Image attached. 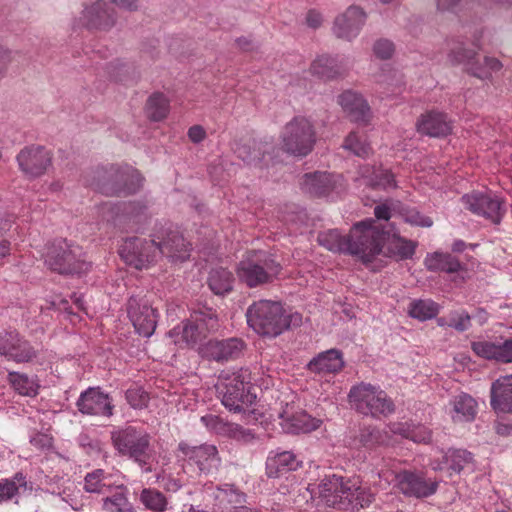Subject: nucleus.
I'll list each match as a JSON object with an SVG mask.
<instances>
[{
    "instance_id": "1",
    "label": "nucleus",
    "mask_w": 512,
    "mask_h": 512,
    "mask_svg": "<svg viewBox=\"0 0 512 512\" xmlns=\"http://www.w3.org/2000/svg\"><path fill=\"white\" fill-rule=\"evenodd\" d=\"M384 233L375 225V220L367 219L354 224L348 235L337 229L319 233L318 242L332 252L347 253L368 265L381 252Z\"/></svg>"
},
{
    "instance_id": "2",
    "label": "nucleus",
    "mask_w": 512,
    "mask_h": 512,
    "mask_svg": "<svg viewBox=\"0 0 512 512\" xmlns=\"http://www.w3.org/2000/svg\"><path fill=\"white\" fill-rule=\"evenodd\" d=\"M248 325L258 334L276 337L290 327H297L302 322V315L288 312L280 302L259 300L252 303L246 312Z\"/></svg>"
},
{
    "instance_id": "3",
    "label": "nucleus",
    "mask_w": 512,
    "mask_h": 512,
    "mask_svg": "<svg viewBox=\"0 0 512 512\" xmlns=\"http://www.w3.org/2000/svg\"><path fill=\"white\" fill-rule=\"evenodd\" d=\"M349 403L358 413L373 418L388 417L395 412V403L379 386L362 382L351 387Z\"/></svg>"
},
{
    "instance_id": "4",
    "label": "nucleus",
    "mask_w": 512,
    "mask_h": 512,
    "mask_svg": "<svg viewBox=\"0 0 512 512\" xmlns=\"http://www.w3.org/2000/svg\"><path fill=\"white\" fill-rule=\"evenodd\" d=\"M222 404L235 413L245 411L251 406L256 394L252 391L251 374L247 369H240L226 377L218 387Z\"/></svg>"
},
{
    "instance_id": "5",
    "label": "nucleus",
    "mask_w": 512,
    "mask_h": 512,
    "mask_svg": "<svg viewBox=\"0 0 512 512\" xmlns=\"http://www.w3.org/2000/svg\"><path fill=\"white\" fill-rule=\"evenodd\" d=\"M280 138L282 150L296 157L310 154L317 140L313 123L304 116H295L287 122Z\"/></svg>"
},
{
    "instance_id": "6",
    "label": "nucleus",
    "mask_w": 512,
    "mask_h": 512,
    "mask_svg": "<svg viewBox=\"0 0 512 512\" xmlns=\"http://www.w3.org/2000/svg\"><path fill=\"white\" fill-rule=\"evenodd\" d=\"M219 327L218 318L212 309L194 311L183 327L174 328L169 336L174 338L175 344L183 347H194L207 338L209 333Z\"/></svg>"
},
{
    "instance_id": "7",
    "label": "nucleus",
    "mask_w": 512,
    "mask_h": 512,
    "mask_svg": "<svg viewBox=\"0 0 512 512\" xmlns=\"http://www.w3.org/2000/svg\"><path fill=\"white\" fill-rule=\"evenodd\" d=\"M280 271L281 265L262 252L241 260L236 269L239 280L250 288L272 282Z\"/></svg>"
},
{
    "instance_id": "8",
    "label": "nucleus",
    "mask_w": 512,
    "mask_h": 512,
    "mask_svg": "<svg viewBox=\"0 0 512 512\" xmlns=\"http://www.w3.org/2000/svg\"><path fill=\"white\" fill-rule=\"evenodd\" d=\"M142 184L143 177L132 166H111L98 177V192L107 196H127L136 193Z\"/></svg>"
},
{
    "instance_id": "9",
    "label": "nucleus",
    "mask_w": 512,
    "mask_h": 512,
    "mask_svg": "<svg viewBox=\"0 0 512 512\" xmlns=\"http://www.w3.org/2000/svg\"><path fill=\"white\" fill-rule=\"evenodd\" d=\"M378 475L386 484H390L392 480L396 479L399 491L406 497L416 499L431 497L437 492L439 487V481L427 478L423 471L402 470L396 473L381 469Z\"/></svg>"
},
{
    "instance_id": "10",
    "label": "nucleus",
    "mask_w": 512,
    "mask_h": 512,
    "mask_svg": "<svg viewBox=\"0 0 512 512\" xmlns=\"http://www.w3.org/2000/svg\"><path fill=\"white\" fill-rule=\"evenodd\" d=\"M111 439L113 446L121 455L133 459L141 467L148 464L151 456V437L145 430L127 426L113 431Z\"/></svg>"
},
{
    "instance_id": "11",
    "label": "nucleus",
    "mask_w": 512,
    "mask_h": 512,
    "mask_svg": "<svg viewBox=\"0 0 512 512\" xmlns=\"http://www.w3.org/2000/svg\"><path fill=\"white\" fill-rule=\"evenodd\" d=\"M44 262L52 272L61 275L82 274L91 268V263L80 258L78 248L71 246L66 240L53 242L48 247Z\"/></svg>"
},
{
    "instance_id": "12",
    "label": "nucleus",
    "mask_w": 512,
    "mask_h": 512,
    "mask_svg": "<svg viewBox=\"0 0 512 512\" xmlns=\"http://www.w3.org/2000/svg\"><path fill=\"white\" fill-rule=\"evenodd\" d=\"M125 261L136 269L147 268L161 254L157 239L130 238L125 241L120 250Z\"/></svg>"
},
{
    "instance_id": "13",
    "label": "nucleus",
    "mask_w": 512,
    "mask_h": 512,
    "mask_svg": "<svg viewBox=\"0 0 512 512\" xmlns=\"http://www.w3.org/2000/svg\"><path fill=\"white\" fill-rule=\"evenodd\" d=\"M177 457L186 461L204 473L216 470L221 462L217 447L212 444L192 446L186 442H180L177 448Z\"/></svg>"
},
{
    "instance_id": "14",
    "label": "nucleus",
    "mask_w": 512,
    "mask_h": 512,
    "mask_svg": "<svg viewBox=\"0 0 512 512\" xmlns=\"http://www.w3.org/2000/svg\"><path fill=\"white\" fill-rule=\"evenodd\" d=\"M464 207L477 216L484 217L493 224H499L505 214L503 202L488 193L472 191L462 196Z\"/></svg>"
},
{
    "instance_id": "15",
    "label": "nucleus",
    "mask_w": 512,
    "mask_h": 512,
    "mask_svg": "<svg viewBox=\"0 0 512 512\" xmlns=\"http://www.w3.org/2000/svg\"><path fill=\"white\" fill-rule=\"evenodd\" d=\"M280 426L291 434L310 433L322 425V420L314 418L294 404L287 403L279 413Z\"/></svg>"
},
{
    "instance_id": "16",
    "label": "nucleus",
    "mask_w": 512,
    "mask_h": 512,
    "mask_svg": "<svg viewBox=\"0 0 512 512\" xmlns=\"http://www.w3.org/2000/svg\"><path fill=\"white\" fill-rule=\"evenodd\" d=\"M128 316L139 335L150 337L157 325V310L137 297H130L127 303Z\"/></svg>"
},
{
    "instance_id": "17",
    "label": "nucleus",
    "mask_w": 512,
    "mask_h": 512,
    "mask_svg": "<svg viewBox=\"0 0 512 512\" xmlns=\"http://www.w3.org/2000/svg\"><path fill=\"white\" fill-rule=\"evenodd\" d=\"M302 190L312 196L340 194L344 190L343 177L327 172L307 173L301 181Z\"/></svg>"
},
{
    "instance_id": "18",
    "label": "nucleus",
    "mask_w": 512,
    "mask_h": 512,
    "mask_svg": "<svg viewBox=\"0 0 512 512\" xmlns=\"http://www.w3.org/2000/svg\"><path fill=\"white\" fill-rule=\"evenodd\" d=\"M349 479H344L335 474L325 476L318 485H310L312 497L316 495L321 498L326 505L340 509L344 500V495L349 494L351 488L348 487Z\"/></svg>"
},
{
    "instance_id": "19",
    "label": "nucleus",
    "mask_w": 512,
    "mask_h": 512,
    "mask_svg": "<svg viewBox=\"0 0 512 512\" xmlns=\"http://www.w3.org/2000/svg\"><path fill=\"white\" fill-rule=\"evenodd\" d=\"M20 170L30 178L40 177L50 167L52 158L42 146L31 145L23 148L17 155Z\"/></svg>"
},
{
    "instance_id": "20",
    "label": "nucleus",
    "mask_w": 512,
    "mask_h": 512,
    "mask_svg": "<svg viewBox=\"0 0 512 512\" xmlns=\"http://www.w3.org/2000/svg\"><path fill=\"white\" fill-rule=\"evenodd\" d=\"M0 355L16 363L32 361L36 349L16 331L6 332L0 337Z\"/></svg>"
},
{
    "instance_id": "21",
    "label": "nucleus",
    "mask_w": 512,
    "mask_h": 512,
    "mask_svg": "<svg viewBox=\"0 0 512 512\" xmlns=\"http://www.w3.org/2000/svg\"><path fill=\"white\" fill-rule=\"evenodd\" d=\"M452 53L456 62L467 64L468 72L482 80L490 79L493 73L500 71L503 67L497 58L485 56L480 61L475 52L464 48H459L458 51Z\"/></svg>"
},
{
    "instance_id": "22",
    "label": "nucleus",
    "mask_w": 512,
    "mask_h": 512,
    "mask_svg": "<svg viewBox=\"0 0 512 512\" xmlns=\"http://www.w3.org/2000/svg\"><path fill=\"white\" fill-rule=\"evenodd\" d=\"M338 104L351 121L364 126L370 123L372 111L367 100L360 93L346 90L338 96Z\"/></svg>"
},
{
    "instance_id": "23",
    "label": "nucleus",
    "mask_w": 512,
    "mask_h": 512,
    "mask_svg": "<svg viewBox=\"0 0 512 512\" xmlns=\"http://www.w3.org/2000/svg\"><path fill=\"white\" fill-rule=\"evenodd\" d=\"M216 507L219 512H261L246 506L247 496L233 485L225 484L214 492Z\"/></svg>"
},
{
    "instance_id": "24",
    "label": "nucleus",
    "mask_w": 512,
    "mask_h": 512,
    "mask_svg": "<svg viewBox=\"0 0 512 512\" xmlns=\"http://www.w3.org/2000/svg\"><path fill=\"white\" fill-rule=\"evenodd\" d=\"M416 130L424 136L446 137L452 132V122L445 113L438 110H429L418 117Z\"/></svg>"
},
{
    "instance_id": "25",
    "label": "nucleus",
    "mask_w": 512,
    "mask_h": 512,
    "mask_svg": "<svg viewBox=\"0 0 512 512\" xmlns=\"http://www.w3.org/2000/svg\"><path fill=\"white\" fill-rule=\"evenodd\" d=\"M244 342L239 338L211 340L202 349V356L217 362L235 360L244 350Z\"/></svg>"
},
{
    "instance_id": "26",
    "label": "nucleus",
    "mask_w": 512,
    "mask_h": 512,
    "mask_svg": "<svg viewBox=\"0 0 512 512\" xmlns=\"http://www.w3.org/2000/svg\"><path fill=\"white\" fill-rule=\"evenodd\" d=\"M365 21V12L358 6H350L335 19L333 31L338 38L350 41L358 36Z\"/></svg>"
},
{
    "instance_id": "27",
    "label": "nucleus",
    "mask_w": 512,
    "mask_h": 512,
    "mask_svg": "<svg viewBox=\"0 0 512 512\" xmlns=\"http://www.w3.org/2000/svg\"><path fill=\"white\" fill-rule=\"evenodd\" d=\"M203 425L211 432L234 438L243 442H250L254 435L250 430L244 429L242 426L225 421L217 415L208 414L201 417Z\"/></svg>"
},
{
    "instance_id": "28",
    "label": "nucleus",
    "mask_w": 512,
    "mask_h": 512,
    "mask_svg": "<svg viewBox=\"0 0 512 512\" xmlns=\"http://www.w3.org/2000/svg\"><path fill=\"white\" fill-rule=\"evenodd\" d=\"M160 253L172 261H184L190 256L191 245L178 231L169 230L165 237H157Z\"/></svg>"
},
{
    "instance_id": "29",
    "label": "nucleus",
    "mask_w": 512,
    "mask_h": 512,
    "mask_svg": "<svg viewBox=\"0 0 512 512\" xmlns=\"http://www.w3.org/2000/svg\"><path fill=\"white\" fill-rule=\"evenodd\" d=\"M375 225L384 233V239L381 243V252L379 255L394 258L396 260L408 259L413 256L415 252V245L412 241L403 239L396 235L390 237L376 221ZM377 256L378 254L376 257Z\"/></svg>"
},
{
    "instance_id": "30",
    "label": "nucleus",
    "mask_w": 512,
    "mask_h": 512,
    "mask_svg": "<svg viewBox=\"0 0 512 512\" xmlns=\"http://www.w3.org/2000/svg\"><path fill=\"white\" fill-rule=\"evenodd\" d=\"M471 462L472 454L467 450L449 449L443 453L441 459H432L430 465L434 471H443L447 469L451 476L453 473H460Z\"/></svg>"
},
{
    "instance_id": "31",
    "label": "nucleus",
    "mask_w": 512,
    "mask_h": 512,
    "mask_svg": "<svg viewBox=\"0 0 512 512\" xmlns=\"http://www.w3.org/2000/svg\"><path fill=\"white\" fill-rule=\"evenodd\" d=\"M490 403L498 413H512V375L500 377L493 382Z\"/></svg>"
},
{
    "instance_id": "32",
    "label": "nucleus",
    "mask_w": 512,
    "mask_h": 512,
    "mask_svg": "<svg viewBox=\"0 0 512 512\" xmlns=\"http://www.w3.org/2000/svg\"><path fill=\"white\" fill-rule=\"evenodd\" d=\"M310 73L319 79L328 81L343 77L346 74V68L337 58L320 55L311 63Z\"/></svg>"
},
{
    "instance_id": "33",
    "label": "nucleus",
    "mask_w": 512,
    "mask_h": 512,
    "mask_svg": "<svg viewBox=\"0 0 512 512\" xmlns=\"http://www.w3.org/2000/svg\"><path fill=\"white\" fill-rule=\"evenodd\" d=\"M344 367L342 353L331 349L320 353L308 363V369L317 374H336Z\"/></svg>"
},
{
    "instance_id": "34",
    "label": "nucleus",
    "mask_w": 512,
    "mask_h": 512,
    "mask_svg": "<svg viewBox=\"0 0 512 512\" xmlns=\"http://www.w3.org/2000/svg\"><path fill=\"white\" fill-rule=\"evenodd\" d=\"M108 487L101 478V470L98 469V495H105L104 488ZM103 510L107 512H133L132 505L128 501L123 488L120 486L115 487L112 495L103 496Z\"/></svg>"
},
{
    "instance_id": "35",
    "label": "nucleus",
    "mask_w": 512,
    "mask_h": 512,
    "mask_svg": "<svg viewBox=\"0 0 512 512\" xmlns=\"http://www.w3.org/2000/svg\"><path fill=\"white\" fill-rule=\"evenodd\" d=\"M300 463L297 456L290 451L269 455L266 460V474L270 478H277L283 473L296 470Z\"/></svg>"
},
{
    "instance_id": "36",
    "label": "nucleus",
    "mask_w": 512,
    "mask_h": 512,
    "mask_svg": "<svg viewBox=\"0 0 512 512\" xmlns=\"http://www.w3.org/2000/svg\"><path fill=\"white\" fill-rule=\"evenodd\" d=\"M450 415L454 423L471 422L477 415L476 400L466 393H461L451 401Z\"/></svg>"
},
{
    "instance_id": "37",
    "label": "nucleus",
    "mask_w": 512,
    "mask_h": 512,
    "mask_svg": "<svg viewBox=\"0 0 512 512\" xmlns=\"http://www.w3.org/2000/svg\"><path fill=\"white\" fill-rule=\"evenodd\" d=\"M349 494L344 495L340 510L360 509L368 507L374 500V495L368 488L362 487L357 479L348 481Z\"/></svg>"
},
{
    "instance_id": "38",
    "label": "nucleus",
    "mask_w": 512,
    "mask_h": 512,
    "mask_svg": "<svg viewBox=\"0 0 512 512\" xmlns=\"http://www.w3.org/2000/svg\"><path fill=\"white\" fill-rule=\"evenodd\" d=\"M361 177L364 183L374 189L395 188L394 175L386 169L379 167L364 166L361 168Z\"/></svg>"
},
{
    "instance_id": "39",
    "label": "nucleus",
    "mask_w": 512,
    "mask_h": 512,
    "mask_svg": "<svg viewBox=\"0 0 512 512\" xmlns=\"http://www.w3.org/2000/svg\"><path fill=\"white\" fill-rule=\"evenodd\" d=\"M424 264L429 271L455 273L462 270L460 261L449 253L434 252L428 254L424 259Z\"/></svg>"
},
{
    "instance_id": "40",
    "label": "nucleus",
    "mask_w": 512,
    "mask_h": 512,
    "mask_svg": "<svg viewBox=\"0 0 512 512\" xmlns=\"http://www.w3.org/2000/svg\"><path fill=\"white\" fill-rule=\"evenodd\" d=\"M373 80L381 88L392 94L399 93L404 84V76L397 69L386 64L379 72L373 74Z\"/></svg>"
},
{
    "instance_id": "41",
    "label": "nucleus",
    "mask_w": 512,
    "mask_h": 512,
    "mask_svg": "<svg viewBox=\"0 0 512 512\" xmlns=\"http://www.w3.org/2000/svg\"><path fill=\"white\" fill-rule=\"evenodd\" d=\"M388 429L391 433L410 439L415 443H428L431 440V431L424 425L393 422L388 425Z\"/></svg>"
},
{
    "instance_id": "42",
    "label": "nucleus",
    "mask_w": 512,
    "mask_h": 512,
    "mask_svg": "<svg viewBox=\"0 0 512 512\" xmlns=\"http://www.w3.org/2000/svg\"><path fill=\"white\" fill-rule=\"evenodd\" d=\"M27 490L26 476L18 472L12 478L0 480V504L12 501Z\"/></svg>"
},
{
    "instance_id": "43",
    "label": "nucleus",
    "mask_w": 512,
    "mask_h": 512,
    "mask_svg": "<svg viewBox=\"0 0 512 512\" xmlns=\"http://www.w3.org/2000/svg\"><path fill=\"white\" fill-rule=\"evenodd\" d=\"M233 274L225 268L212 269L208 277V286L216 295H224L232 291L234 284Z\"/></svg>"
},
{
    "instance_id": "44",
    "label": "nucleus",
    "mask_w": 512,
    "mask_h": 512,
    "mask_svg": "<svg viewBox=\"0 0 512 512\" xmlns=\"http://www.w3.org/2000/svg\"><path fill=\"white\" fill-rule=\"evenodd\" d=\"M170 111L169 99L160 92H155L149 96L145 105L147 117L155 122L164 120Z\"/></svg>"
},
{
    "instance_id": "45",
    "label": "nucleus",
    "mask_w": 512,
    "mask_h": 512,
    "mask_svg": "<svg viewBox=\"0 0 512 512\" xmlns=\"http://www.w3.org/2000/svg\"><path fill=\"white\" fill-rule=\"evenodd\" d=\"M8 382L22 396L35 397L38 394L39 385L33 378L24 373L9 372Z\"/></svg>"
},
{
    "instance_id": "46",
    "label": "nucleus",
    "mask_w": 512,
    "mask_h": 512,
    "mask_svg": "<svg viewBox=\"0 0 512 512\" xmlns=\"http://www.w3.org/2000/svg\"><path fill=\"white\" fill-rule=\"evenodd\" d=\"M354 441L356 446L369 449L379 445H389L387 432L374 427L361 429Z\"/></svg>"
},
{
    "instance_id": "47",
    "label": "nucleus",
    "mask_w": 512,
    "mask_h": 512,
    "mask_svg": "<svg viewBox=\"0 0 512 512\" xmlns=\"http://www.w3.org/2000/svg\"><path fill=\"white\" fill-rule=\"evenodd\" d=\"M440 306L432 300H414L409 304L408 314L420 321H426L437 316Z\"/></svg>"
},
{
    "instance_id": "48",
    "label": "nucleus",
    "mask_w": 512,
    "mask_h": 512,
    "mask_svg": "<svg viewBox=\"0 0 512 512\" xmlns=\"http://www.w3.org/2000/svg\"><path fill=\"white\" fill-rule=\"evenodd\" d=\"M471 318L465 310H454L447 316L437 318L436 322L440 327H451L458 332H464L469 329Z\"/></svg>"
},
{
    "instance_id": "49",
    "label": "nucleus",
    "mask_w": 512,
    "mask_h": 512,
    "mask_svg": "<svg viewBox=\"0 0 512 512\" xmlns=\"http://www.w3.org/2000/svg\"><path fill=\"white\" fill-rule=\"evenodd\" d=\"M141 503L152 512H165L168 506L166 496L157 489L144 488L140 494Z\"/></svg>"
},
{
    "instance_id": "50",
    "label": "nucleus",
    "mask_w": 512,
    "mask_h": 512,
    "mask_svg": "<svg viewBox=\"0 0 512 512\" xmlns=\"http://www.w3.org/2000/svg\"><path fill=\"white\" fill-rule=\"evenodd\" d=\"M343 147L358 157H368L372 151L370 144L367 142L365 135H360L356 131H352L345 138Z\"/></svg>"
},
{
    "instance_id": "51",
    "label": "nucleus",
    "mask_w": 512,
    "mask_h": 512,
    "mask_svg": "<svg viewBox=\"0 0 512 512\" xmlns=\"http://www.w3.org/2000/svg\"><path fill=\"white\" fill-rule=\"evenodd\" d=\"M235 153L238 158L242 159L249 165H258L262 157L260 148L257 147V144L254 141L239 145L235 149Z\"/></svg>"
},
{
    "instance_id": "52",
    "label": "nucleus",
    "mask_w": 512,
    "mask_h": 512,
    "mask_svg": "<svg viewBox=\"0 0 512 512\" xmlns=\"http://www.w3.org/2000/svg\"><path fill=\"white\" fill-rule=\"evenodd\" d=\"M75 27L78 29L85 28L93 31L96 27V7L95 3L83 4V9L75 20Z\"/></svg>"
},
{
    "instance_id": "53",
    "label": "nucleus",
    "mask_w": 512,
    "mask_h": 512,
    "mask_svg": "<svg viewBox=\"0 0 512 512\" xmlns=\"http://www.w3.org/2000/svg\"><path fill=\"white\" fill-rule=\"evenodd\" d=\"M474 353L485 359H495L499 361L500 345L487 341L473 342L471 345Z\"/></svg>"
},
{
    "instance_id": "54",
    "label": "nucleus",
    "mask_w": 512,
    "mask_h": 512,
    "mask_svg": "<svg viewBox=\"0 0 512 512\" xmlns=\"http://www.w3.org/2000/svg\"><path fill=\"white\" fill-rule=\"evenodd\" d=\"M77 407L81 413L93 415L96 409V390L89 388L82 393L77 401Z\"/></svg>"
},
{
    "instance_id": "55",
    "label": "nucleus",
    "mask_w": 512,
    "mask_h": 512,
    "mask_svg": "<svg viewBox=\"0 0 512 512\" xmlns=\"http://www.w3.org/2000/svg\"><path fill=\"white\" fill-rule=\"evenodd\" d=\"M126 399L131 407L142 409L147 406L149 396L141 387L135 386L126 391Z\"/></svg>"
},
{
    "instance_id": "56",
    "label": "nucleus",
    "mask_w": 512,
    "mask_h": 512,
    "mask_svg": "<svg viewBox=\"0 0 512 512\" xmlns=\"http://www.w3.org/2000/svg\"><path fill=\"white\" fill-rule=\"evenodd\" d=\"M395 46L388 39H379L373 45L374 55L382 60L390 59L394 54Z\"/></svg>"
},
{
    "instance_id": "57",
    "label": "nucleus",
    "mask_w": 512,
    "mask_h": 512,
    "mask_svg": "<svg viewBox=\"0 0 512 512\" xmlns=\"http://www.w3.org/2000/svg\"><path fill=\"white\" fill-rule=\"evenodd\" d=\"M116 16L114 8L108 7L102 10L98 4V31L109 30L115 24Z\"/></svg>"
},
{
    "instance_id": "58",
    "label": "nucleus",
    "mask_w": 512,
    "mask_h": 512,
    "mask_svg": "<svg viewBox=\"0 0 512 512\" xmlns=\"http://www.w3.org/2000/svg\"><path fill=\"white\" fill-rule=\"evenodd\" d=\"M130 70V65L119 61L116 63H112L109 66V74L112 78H114L117 81H124L126 74H128Z\"/></svg>"
},
{
    "instance_id": "59",
    "label": "nucleus",
    "mask_w": 512,
    "mask_h": 512,
    "mask_svg": "<svg viewBox=\"0 0 512 512\" xmlns=\"http://www.w3.org/2000/svg\"><path fill=\"white\" fill-rule=\"evenodd\" d=\"M98 414L111 416L113 410V399L108 394H103L98 390Z\"/></svg>"
},
{
    "instance_id": "60",
    "label": "nucleus",
    "mask_w": 512,
    "mask_h": 512,
    "mask_svg": "<svg viewBox=\"0 0 512 512\" xmlns=\"http://www.w3.org/2000/svg\"><path fill=\"white\" fill-rule=\"evenodd\" d=\"M407 221L420 227H431L433 225V220L429 216L423 215L417 211L409 212Z\"/></svg>"
},
{
    "instance_id": "61",
    "label": "nucleus",
    "mask_w": 512,
    "mask_h": 512,
    "mask_svg": "<svg viewBox=\"0 0 512 512\" xmlns=\"http://www.w3.org/2000/svg\"><path fill=\"white\" fill-rule=\"evenodd\" d=\"M188 138L191 142L198 144L207 137L206 130L201 125H193L188 129Z\"/></svg>"
},
{
    "instance_id": "62",
    "label": "nucleus",
    "mask_w": 512,
    "mask_h": 512,
    "mask_svg": "<svg viewBox=\"0 0 512 512\" xmlns=\"http://www.w3.org/2000/svg\"><path fill=\"white\" fill-rule=\"evenodd\" d=\"M12 59V52L3 46H0V79L5 76Z\"/></svg>"
},
{
    "instance_id": "63",
    "label": "nucleus",
    "mask_w": 512,
    "mask_h": 512,
    "mask_svg": "<svg viewBox=\"0 0 512 512\" xmlns=\"http://www.w3.org/2000/svg\"><path fill=\"white\" fill-rule=\"evenodd\" d=\"M499 361L504 363L512 362V339L506 340L500 345Z\"/></svg>"
},
{
    "instance_id": "64",
    "label": "nucleus",
    "mask_w": 512,
    "mask_h": 512,
    "mask_svg": "<svg viewBox=\"0 0 512 512\" xmlns=\"http://www.w3.org/2000/svg\"><path fill=\"white\" fill-rule=\"evenodd\" d=\"M322 21H323V18L319 12H317L315 10H310L307 13L306 22L309 27L314 28V29L318 28L322 24Z\"/></svg>"
}]
</instances>
